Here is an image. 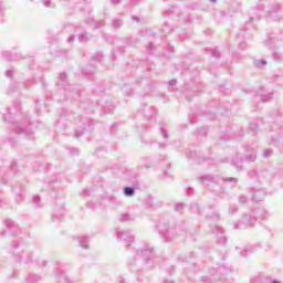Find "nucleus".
<instances>
[{
    "label": "nucleus",
    "mask_w": 283,
    "mask_h": 283,
    "mask_svg": "<svg viewBox=\"0 0 283 283\" xmlns=\"http://www.w3.org/2000/svg\"><path fill=\"white\" fill-rule=\"evenodd\" d=\"M153 255L154 249L149 245H145L144 248H140L138 244L128 247L127 264L129 266H143V264H147L151 260Z\"/></svg>",
    "instance_id": "obj_1"
},
{
    "label": "nucleus",
    "mask_w": 283,
    "mask_h": 283,
    "mask_svg": "<svg viewBox=\"0 0 283 283\" xmlns=\"http://www.w3.org/2000/svg\"><path fill=\"white\" fill-rule=\"evenodd\" d=\"M269 212L264 208H256L247 212L242 219L234 224V229H252L258 220H266Z\"/></svg>",
    "instance_id": "obj_2"
},
{
    "label": "nucleus",
    "mask_w": 283,
    "mask_h": 283,
    "mask_svg": "<svg viewBox=\"0 0 283 283\" xmlns=\"http://www.w3.org/2000/svg\"><path fill=\"white\" fill-rule=\"evenodd\" d=\"M158 230L160 235L165 238L166 242H171L176 235H178V232L176 231V228L174 226H170L169 222H161L158 224Z\"/></svg>",
    "instance_id": "obj_3"
},
{
    "label": "nucleus",
    "mask_w": 283,
    "mask_h": 283,
    "mask_svg": "<svg viewBox=\"0 0 283 283\" xmlns=\"http://www.w3.org/2000/svg\"><path fill=\"white\" fill-rule=\"evenodd\" d=\"M12 250L11 253L18 258L23 264H30L32 262V252L23 251L21 248H19V242L14 241L11 244Z\"/></svg>",
    "instance_id": "obj_4"
},
{
    "label": "nucleus",
    "mask_w": 283,
    "mask_h": 283,
    "mask_svg": "<svg viewBox=\"0 0 283 283\" xmlns=\"http://www.w3.org/2000/svg\"><path fill=\"white\" fill-rule=\"evenodd\" d=\"M12 129H14L17 134H23L24 136H32V124H30V122H27L20 126L13 125Z\"/></svg>",
    "instance_id": "obj_5"
},
{
    "label": "nucleus",
    "mask_w": 283,
    "mask_h": 283,
    "mask_svg": "<svg viewBox=\"0 0 283 283\" xmlns=\"http://www.w3.org/2000/svg\"><path fill=\"white\" fill-rule=\"evenodd\" d=\"M117 240L119 242H125V244H132V242H134V234L127 230H118Z\"/></svg>",
    "instance_id": "obj_6"
},
{
    "label": "nucleus",
    "mask_w": 283,
    "mask_h": 283,
    "mask_svg": "<svg viewBox=\"0 0 283 283\" xmlns=\"http://www.w3.org/2000/svg\"><path fill=\"white\" fill-rule=\"evenodd\" d=\"M6 227L7 230L0 232V235H3L4 233H11L12 235H17L19 233V226L17 224V222L12 220L8 219L6 221Z\"/></svg>",
    "instance_id": "obj_7"
},
{
    "label": "nucleus",
    "mask_w": 283,
    "mask_h": 283,
    "mask_svg": "<svg viewBox=\"0 0 283 283\" xmlns=\"http://www.w3.org/2000/svg\"><path fill=\"white\" fill-rule=\"evenodd\" d=\"M213 233L217 234L218 244H227V237L222 235V233H224V230H222V228L217 226L213 230Z\"/></svg>",
    "instance_id": "obj_8"
},
{
    "label": "nucleus",
    "mask_w": 283,
    "mask_h": 283,
    "mask_svg": "<svg viewBox=\"0 0 283 283\" xmlns=\"http://www.w3.org/2000/svg\"><path fill=\"white\" fill-rule=\"evenodd\" d=\"M266 175H264L263 171H255V170H250L248 171V177L252 178L253 180H261V178H264Z\"/></svg>",
    "instance_id": "obj_9"
},
{
    "label": "nucleus",
    "mask_w": 283,
    "mask_h": 283,
    "mask_svg": "<svg viewBox=\"0 0 283 283\" xmlns=\"http://www.w3.org/2000/svg\"><path fill=\"white\" fill-rule=\"evenodd\" d=\"M264 196H266V192L264 190H256L252 197L253 202H260L263 200Z\"/></svg>",
    "instance_id": "obj_10"
},
{
    "label": "nucleus",
    "mask_w": 283,
    "mask_h": 283,
    "mask_svg": "<svg viewBox=\"0 0 283 283\" xmlns=\"http://www.w3.org/2000/svg\"><path fill=\"white\" fill-rule=\"evenodd\" d=\"M2 59H4V61H19V57L17 55H12L10 51H3Z\"/></svg>",
    "instance_id": "obj_11"
},
{
    "label": "nucleus",
    "mask_w": 283,
    "mask_h": 283,
    "mask_svg": "<svg viewBox=\"0 0 283 283\" xmlns=\"http://www.w3.org/2000/svg\"><path fill=\"white\" fill-rule=\"evenodd\" d=\"M201 185H211L213 182V176L211 175H203L200 177Z\"/></svg>",
    "instance_id": "obj_12"
},
{
    "label": "nucleus",
    "mask_w": 283,
    "mask_h": 283,
    "mask_svg": "<svg viewBox=\"0 0 283 283\" xmlns=\"http://www.w3.org/2000/svg\"><path fill=\"white\" fill-rule=\"evenodd\" d=\"M57 85H62V87H65V85H67V75L65 73L60 74Z\"/></svg>",
    "instance_id": "obj_13"
},
{
    "label": "nucleus",
    "mask_w": 283,
    "mask_h": 283,
    "mask_svg": "<svg viewBox=\"0 0 283 283\" xmlns=\"http://www.w3.org/2000/svg\"><path fill=\"white\" fill-rule=\"evenodd\" d=\"M77 242L82 249H87L90 240L86 237H77Z\"/></svg>",
    "instance_id": "obj_14"
},
{
    "label": "nucleus",
    "mask_w": 283,
    "mask_h": 283,
    "mask_svg": "<svg viewBox=\"0 0 283 283\" xmlns=\"http://www.w3.org/2000/svg\"><path fill=\"white\" fill-rule=\"evenodd\" d=\"M136 193V190L133 187H125L124 188V196L127 198H132Z\"/></svg>",
    "instance_id": "obj_15"
},
{
    "label": "nucleus",
    "mask_w": 283,
    "mask_h": 283,
    "mask_svg": "<svg viewBox=\"0 0 283 283\" xmlns=\"http://www.w3.org/2000/svg\"><path fill=\"white\" fill-rule=\"evenodd\" d=\"M113 28H114V30H119V28H123V20L114 19L113 20Z\"/></svg>",
    "instance_id": "obj_16"
},
{
    "label": "nucleus",
    "mask_w": 283,
    "mask_h": 283,
    "mask_svg": "<svg viewBox=\"0 0 283 283\" xmlns=\"http://www.w3.org/2000/svg\"><path fill=\"white\" fill-rule=\"evenodd\" d=\"M78 41H80V43H87V41H90V34H87V33L80 34Z\"/></svg>",
    "instance_id": "obj_17"
},
{
    "label": "nucleus",
    "mask_w": 283,
    "mask_h": 283,
    "mask_svg": "<svg viewBox=\"0 0 283 283\" xmlns=\"http://www.w3.org/2000/svg\"><path fill=\"white\" fill-rule=\"evenodd\" d=\"M122 222H132L134 220V216L132 214H123L120 218Z\"/></svg>",
    "instance_id": "obj_18"
},
{
    "label": "nucleus",
    "mask_w": 283,
    "mask_h": 283,
    "mask_svg": "<svg viewBox=\"0 0 283 283\" xmlns=\"http://www.w3.org/2000/svg\"><path fill=\"white\" fill-rule=\"evenodd\" d=\"M256 158H258V155L255 153H253L245 157V161L247 163H255Z\"/></svg>",
    "instance_id": "obj_19"
},
{
    "label": "nucleus",
    "mask_w": 283,
    "mask_h": 283,
    "mask_svg": "<svg viewBox=\"0 0 283 283\" xmlns=\"http://www.w3.org/2000/svg\"><path fill=\"white\" fill-rule=\"evenodd\" d=\"M273 156V149H265L263 151V158H271Z\"/></svg>",
    "instance_id": "obj_20"
},
{
    "label": "nucleus",
    "mask_w": 283,
    "mask_h": 283,
    "mask_svg": "<svg viewBox=\"0 0 283 283\" xmlns=\"http://www.w3.org/2000/svg\"><path fill=\"white\" fill-rule=\"evenodd\" d=\"M191 211L192 213H200V206H198V203H193L191 206Z\"/></svg>",
    "instance_id": "obj_21"
},
{
    "label": "nucleus",
    "mask_w": 283,
    "mask_h": 283,
    "mask_svg": "<svg viewBox=\"0 0 283 283\" xmlns=\"http://www.w3.org/2000/svg\"><path fill=\"white\" fill-rule=\"evenodd\" d=\"M40 202H41V197L33 196V205H35V207H41V205H39Z\"/></svg>",
    "instance_id": "obj_22"
},
{
    "label": "nucleus",
    "mask_w": 283,
    "mask_h": 283,
    "mask_svg": "<svg viewBox=\"0 0 283 283\" xmlns=\"http://www.w3.org/2000/svg\"><path fill=\"white\" fill-rule=\"evenodd\" d=\"M185 209V203H176L175 211H182Z\"/></svg>",
    "instance_id": "obj_23"
},
{
    "label": "nucleus",
    "mask_w": 283,
    "mask_h": 283,
    "mask_svg": "<svg viewBox=\"0 0 283 283\" xmlns=\"http://www.w3.org/2000/svg\"><path fill=\"white\" fill-rule=\"evenodd\" d=\"M226 182H231L232 185H238V179L233 178V177H230V178H227V179H223Z\"/></svg>",
    "instance_id": "obj_24"
},
{
    "label": "nucleus",
    "mask_w": 283,
    "mask_h": 283,
    "mask_svg": "<svg viewBox=\"0 0 283 283\" xmlns=\"http://www.w3.org/2000/svg\"><path fill=\"white\" fill-rule=\"evenodd\" d=\"M247 200H249V198H247V196L241 195V196L239 197V202H240L241 205H244V203L247 202Z\"/></svg>",
    "instance_id": "obj_25"
},
{
    "label": "nucleus",
    "mask_w": 283,
    "mask_h": 283,
    "mask_svg": "<svg viewBox=\"0 0 283 283\" xmlns=\"http://www.w3.org/2000/svg\"><path fill=\"white\" fill-rule=\"evenodd\" d=\"M212 56L214 57V59H220V51H218V50H212Z\"/></svg>",
    "instance_id": "obj_26"
},
{
    "label": "nucleus",
    "mask_w": 283,
    "mask_h": 283,
    "mask_svg": "<svg viewBox=\"0 0 283 283\" xmlns=\"http://www.w3.org/2000/svg\"><path fill=\"white\" fill-rule=\"evenodd\" d=\"M160 133L165 139L169 138V134H167V130H165V128H160Z\"/></svg>",
    "instance_id": "obj_27"
},
{
    "label": "nucleus",
    "mask_w": 283,
    "mask_h": 283,
    "mask_svg": "<svg viewBox=\"0 0 283 283\" xmlns=\"http://www.w3.org/2000/svg\"><path fill=\"white\" fill-rule=\"evenodd\" d=\"M270 98H271V94H268V95H263L262 98H261V101H262L263 103H266V101H270Z\"/></svg>",
    "instance_id": "obj_28"
},
{
    "label": "nucleus",
    "mask_w": 283,
    "mask_h": 283,
    "mask_svg": "<svg viewBox=\"0 0 283 283\" xmlns=\"http://www.w3.org/2000/svg\"><path fill=\"white\" fill-rule=\"evenodd\" d=\"M15 200L17 202H23V195L22 193L17 195Z\"/></svg>",
    "instance_id": "obj_29"
},
{
    "label": "nucleus",
    "mask_w": 283,
    "mask_h": 283,
    "mask_svg": "<svg viewBox=\"0 0 283 283\" xmlns=\"http://www.w3.org/2000/svg\"><path fill=\"white\" fill-rule=\"evenodd\" d=\"M237 211H238V207L230 206V213H231V216H233V213H235Z\"/></svg>",
    "instance_id": "obj_30"
},
{
    "label": "nucleus",
    "mask_w": 283,
    "mask_h": 283,
    "mask_svg": "<svg viewBox=\"0 0 283 283\" xmlns=\"http://www.w3.org/2000/svg\"><path fill=\"white\" fill-rule=\"evenodd\" d=\"M104 23L103 22H95L94 28L95 30H98V28H103Z\"/></svg>",
    "instance_id": "obj_31"
},
{
    "label": "nucleus",
    "mask_w": 283,
    "mask_h": 283,
    "mask_svg": "<svg viewBox=\"0 0 283 283\" xmlns=\"http://www.w3.org/2000/svg\"><path fill=\"white\" fill-rule=\"evenodd\" d=\"M199 134L201 136H207V128H205V127L200 128Z\"/></svg>",
    "instance_id": "obj_32"
},
{
    "label": "nucleus",
    "mask_w": 283,
    "mask_h": 283,
    "mask_svg": "<svg viewBox=\"0 0 283 283\" xmlns=\"http://www.w3.org/2000/svg\"><path fill=\"white\" fill-rule=\"evenodd\" d=\"M38 264H39V266H48V262L43 261V260L38 261Z\"/></svg>",
    "instance_id": "obj_33"
},
{
    "label": "nucleus",
    "mask_w": 283,
    "mask_h": 283,
    "mask_svg": "<svg viewBox=\"0 0 283 283\" xmlns=\"http://www.w3.org/2000/svg\"><path fill=\"white\" fill-rule=\"evenodd\" d=\"M164 32H166V34H169V32H171V29L166 24L164 27Z\"/></svg>",
    "instance_id": "obj_34"
},
{
    "label": "nucleus",
    "mask_w": 283,
    "mask_h": 283,
    "mask_svg": "<svg viewBox=\"0 0 283 283\" xmlns=\"http://www.w3.org/2000/svg\"><path fill=\"white\" fill-rule=\"evenodd\" d=\"M42 2L45 8H50V0H42Z\"/></svg>",
    "instance_id": "obj_35"
},
{
    "label": "nucleus",
    "mask_w": 283,
    "mask_h": 283,
    "mask_svg": "<svg viewBox=\"0 0 283 283\" xmlns=\"http://www.w3.org/2000/svg\"><path fill=\"white\" fill-rule=\"evenodd\" d=\"M256 10H258V12H262V10H264L263 4H259V6L256 7Z\"/></svg>",
    "instance_id": "obj_36"
},
{
    "label": "nucleus",
    "mask_w": 283,
    "mask_h": 283,
    "mask_svg": "<svg viewBox=\"0 0 283 283\" xmlns=\"http://www.w3.org/2000/svg\"><path fill=\"white\" fill-rule=\"evenodd\" d=\"M6 76H7L8 78H12V71H7Z\"/></svg>",
    "instance_id": "obj_37"
},
{
    "label": "nucleus",
    "mask_w": 283,
    "mask_h": 283,
    "mask_svg": "<svg viewBox=\"0 0 283 283\" xmlns=\"http://www.w3.org/2000/svg\"><path fill=\"white\" fill-rule=\"evenodd\" d=\"M168 85L171 87V86H174V85H176V80H170L169 82H168Z\"/></svg>",
    "instance_id": "obj_38"
},
{
    "label": "nucleus",
    "mask_w": 283,
    "mask_h": 283,
    "mask_svg": "<svg viewBox=\"0 0 283 283\" xmlns=\"http://www.w3.org/2000/svg\"><path fill=\"white\" fill-rule=\"evenodd\" d=\"M112 3H113L114 6H118V3H120V0H112Z\"/></svg>",
    "instance_id": "obj_39"
},
{
    "label": "nucleus",
    "mask_w": 283,
    "mask_h": 283,
    "mask_svg": "<svg viewBox=\"0 0 283 283\" xmlns=\"http://www.w3.org/2000/svg\"><path fill=\"white\" fill-rule=\"evenodd\" d=\"M250 127H251V129L255 130V129H258V124H251Z\"/></svg>",
    "instance_id": "obj_40"
},
{
    "label": "nucleus",
    "mask_w": 283,
    "mask_h": 283,
    "mask_svg": "<svg viewBox=\"0 0 283 283\" xmlns=\"http://www.w3.org/2000/svg\"><path fill=\"white\" fill-rule=\"evenodd\" d=\"M3 10H6V8L3 7V2H0V12H3Z\"/></svg>",
    "instance_id": "obj_41"
},
{
    "label": "nucleus",
    "mask_w": 283,
    "mask_h": 283,
    "mask_svg": "<svg viewBox=\"0 0 283 283\" xmlns=\"http://www.w3.org/2000/svg\"><path fill=\"white\" fill-rule=\"evenodd\" d=\"M67 41H69V43H73V41H74V35H71Z\"/></svg>",
    "instance_id": "obj_42"
},
{
    "label": "nucleus",
    "mask_w": 283,
    "mask_h": 283,
    "mask_svg": "<svg viewBox=\"0 0 283 283\" xmlns=\"http://www.w3.org/2000/svg\"><path fill=\"white\" fill-rule=\"evenodd\" d=\"M240 253H241L242 258L247 256V250H243Z\"/></svg>",
    "instance_id": "obj_43"
},
{
    "label": "nucleus",
    "mask_w": 283,
    "mask_h": 283,
    "mask_svg": "<svg viewBox=\"0 0 283 283\" xmlns=\"http://www.w3.org/2000/svg\"><path fill=\"white\" fill-rule=\"evenodd\" d=\"M33 277H34V279H33V282H39V280H40L41 276L34 275Z\"/></svg>",
    "instance_id": "obj_44"
},
{
    "label": "nucleus",
    "mask_w": 283,
    "mask_h": 283,
    "mask_svg": "<svg viewBox=\"0 0 283 283\" xmlns=\"http://www.w3.org/2000/svg\"><path fill=\"white\" fill-rule=\"evenodd\" d=\"M260 64H261V65H266V61L260 60Z\"/></svg>",
    "instance_id": "obj_45"
},
{
    "label": "nucleus",
    "mask_w": 283,
    "mask_h": 283,
    "mask_svg": "<svg viewBox=\"0 0 283 283\" xmlns=\"http://www.w3.org/2000/svg\"><path fill=\"white\" fill-rule=\"evenodd\" d=\"M75 135H76L77 138H78V136H83V133H78V130H76V132H75Z\"/></svg>",
    "instance_id": "obj_46"
},
{
    "label": "nucleus",
    "mask_w": 283,
    "mask_h": 283,
    "mask_svg": "<svg viewBox=\"0 0 283 283\" xmlns=\"http://www.w3.org/2000/svg\"><path fill=\"white\" fill-rule=\"evenodd\" d=\"M160 149H165V144H159Z\"/></svg>",
    "instance_id": "obj_47"
},
{
    "label": "nucleus",
    "mask_w": 283,
    "mask_h": 283,
    "mask_svg": "<svg viewBox=\"0 0 283 283\" xmlns=\"http://www.w3.org/2000/svg\"><path fill=\"white\" fill-rule=\"evenodd\" d=\"M237 169H238L239 171H242V167H241V166H237Z\"/></svg>",
    "instance_id": "obj_48"
},
{
    "label": "nucleus",
    "mask_w": 283,
    "mask_h": 283,
    "mask_svg": "<svg viewBox=\"0 0 283 283\" xmlns=\"http://www.w3.org/2000/svg\"><path fill=\"white\" fill-rule=\"evenodd\" d=\"M202 282H207V276L201 277Z\"/></svg>",
    "instance_id": "obj_49"
},
{
    "label": "nucleus",
    "mask_w": 283,
    "mask_h": 283,
    "mask_svg": "<svg viewBox=\"0 0 283 283\" xmlns=\"http://www.w3.org/2000/svg\"><path fill=\"white\" fill-rule=\"evenodd\" d=\"M133 20H134V21H139V19H138V18H136V17H133Z\"/></svg>",
    "instance_id": "obj_50"
},
{
    "label": "nucleus",
    "mask_w": 283,
    "mask_h": 283,
    "mask_svg": "<svg viewBox=\"0 0 283 283\" xmlns=\"http://www.w3.org/2000/svg\"><path fill=\"white\" fill-rule=\"evenodd\" d=\"M56 220H61V216H55Z\"/></svg>",
    "instance_id": "obj_51"
},
{
    "label": "nucleus",
    "mask_w": 283,
    "mask_h": 283,
    "mask_svg": "<svg viewBox=\"0 0 283 283\" xmlns=\"http://www.w3.org/2000/svg\"><path fill=\"white\" fill-rule=\"evenodd\" d=\"M84 193H90V190H87V189H86V190H84Z\"/></svg>",
    "instance_id": "obj_52"
},
{
    "label": "nucleus",
    "mask_w": 283,
    "mask_h": 283,
    "mask_svg": "<svg viewBox=\"0 0 283 283\" xmlns=\"http://www.w3.org/2000/svg\"><path fill=\"white\" fill-rule=\"evenodd\" d=\"M101 59H103V56L99 55L98 59H97V61H101Z\"/></svg>",
    "instance_id": "obj_53"
},
{
    "label": "nucleus",
    "mask_w": 283,
    "mask_h": 283,
    "mask_svg": "<svg viewBox=\"0 0 283 283\" xmlns=\"http://www.w3.org/2000/svg\"><path fill=\"white\" fill-rule=\"evenodd\" d=\"M165 283H174V281H166Z\"/></svg>",
    "instance_id": "obj_54"
},
{
    "label": "nucleus",
    "mask_w": 283,
    "mask_h": 283,
    "mask_svg": "<svg viewBox=\"0 0 283 283\" xmlns=\"http://www.w3.org/2000/svg\"><path fill=\"white\" fill-rule=\"evenodd\" d=\"M211 1V3H216V0H210Z\"/></svg>",
    "instance_id": "obj_55"
},
{
    "label": "nucleus",
    "mask_w": 283,
    "mask_h": 283,
    "mask_svg": "<svg viewBox=\"0 0 283 283\" xmlns=\"http://www.w3.org/2000/svg\"><path fill=\"white\" fill-rule=\"evenodd\" d=\"M276 10H280V6H276Z\"/></svg>",
    "instance_id": "obj_56"
},
{
    "label": "nucleus",
    "mask_w": 283,
    "mask_h": 283,
    "mask_svg": "<svg viewBox=\"0 0 283 283\" xmlns=\"http://www.w3.org/2000/svg\"><path fill=\"white\" fill-rule=\"evenodd\" d=\"M168 12H174V9H170Z\"/></svg>",
    "instance_id": "obj_57"
},
{
    "label": "nucleus",
    "mask_w": 283,
    "mask_h": 283,
    "mask_svg": "<svg viewBox=\"0 0 283 283\" xmlns=\"http://www.w3.org/2000/svg\"><path fill=\"white\" fill-rule=\"evenodd\" d=\"M4 120H8V118H7V117H4Z\"/></svg>",
    "instance_id": "obj_58"
}]
</instances>
